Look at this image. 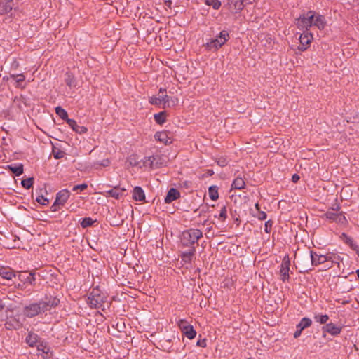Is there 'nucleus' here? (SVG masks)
Segmentation results:
<instances>
[{
    "instance_id": "obj_11",
    "label": "nucleus",
    "mask_w": 359,
    "mask_h": 359,
    "mask_svg": "<svg viewBox=\"0 0 359 359\" xmlns=\"http://www.w3.org/2000/svg\"><path fill=\"white\" fill-rule=\"evenodd\" d=\"M126 189L114 187L113 189L106 191V196H111L116 199H119L124 195Z\"/></svg>"
},
{
    "instance_id": "obj_51",
    "label": "nucleus",
    "mask_w": 359,
    "mask_h": 359,
    "mask_svg": "<svg viewBox=\"0 0 359 359\" xmlns=\"http://www.w3.org/2000/svg\"><path fill=\"white\" fill-rule=\"evenodd\" d=\"M60 205H59V203H55V202H54V203L52 205V206H51V208H51V210H52L53 212H56V211H57V210L59 209V206H60Z\"/></svg>"
},
{
    "instance_id": "obj_59",
    "label": "nucleus",
    "mask_w": 359,
    "mask_h": 359,
    "mask_svg": "<svg viewBox=\"0 0 359 359\" xmlns=\"http://www.w3.org/2000/svg\"><path fill=\"white\" fill-rule=\"evenodd\" d=\"M208 173L210 175H213L214 172H213V170H208Z\"/></svg>"
},
{
    "instance_id": "obj_37",
    "label": "nucleus",
    "mask_w": 359,
    "mask_h": 359,
    "mask_svg": "<svg viewBox=\"0 0 359 359\" xmlns=\"http://www.w3.org/2000/svg\"><path fill=\"white\" fill-rule=\"evenodd\" d=\"M94 222L95 221L93 220V219L90 217H85L81 222V226L83 228H87L88 226H90L94 223Z\"/></svg>"
},
{
    "instance_id": "obj_35",
    "label": "nucleus",
    "mask_w": 359,
    "mask_h": 359,
    "mask_svg": "<svg viewBox=\"0 0 359 359\" xmlns=\"http://www.w3.org/2000/svg\"><path fill=\"white\" fill-rule=\"evenodd\" d=\"M21 184L24 188L29 189V188H31L32 187V185L34 184V178L29 177L27 179L23 180H22Z\"/></svg>"
},
{
    "instance_id": "obj_17",
    "label": "nucleus",
    "mask_w": 359,
    "mask_h": 359,
    "mask_svg": "<svg viewBox=\"0 0 359 359\" xmlns=\"http://www.w3.org/2000/svg\"><path fill=\"white\" fill-rule=\"evenodd\" d=\"M323 330L328 332L329 334H330L332 336H336L339 334H340L341 331V327H338L337 325H335L334 323H327L326 324L324 327H323Z\"/></svg>"
},
{
    "instance_id": "obj_18",
    "label": "nucleus",
    "mask_w": 359,
    "mask_h": 359,
    "mask_svg": "<svg viewBox=\"0 0 359 359\" xmlns=\"http://www.w3.org/2000/svg\"><path fill=\"white\" fill-rule=\"evenodd\" d=\"M13 8V1L4 0L0 3V15H6L10 13Z\"/></svg>"
},
{
    "instance_id": "obj_27",
    "label": "nucleus",
    "mask_w": 359,
    "mask_h": 359,
    "mask_svg": "<svg viewBox=\"0 0 359 359\" xmlns=\"http://www.w3.org/2000/svg\"><path fill=\"white\" fill-rule=\"evenodd\" d=\"M245 182L241 177L236 178L232 183V188L236 189H241L245 187Z\"/></svg>"
},
{
    "instance_id": "obj_19",
    "label": "nucleus",
    "mask_w": 359,
    "mask_h": 359,
    "mask_svg": "<svg viewBox=\"0 0 359 359\" xmlns=\"http://www.w3.org/2000/svg\"><path fill=\"white\" fill-rule=\"evenodd\" d=\"M133 198L136 201H143L145 199L144 190L139 186H136L133 191Z\"/></svg>"
},
{
    "instance_id": "obj_45",
    "label": "nucleus",
    "mask_w": 359,
    "mask_h": 359,
    "mask_svg": "<svg viewBox=\"0 0 359 359\" xmlns=\"http://www.w3.org/2000/svg\"><path fill=\"white\" fill-rule=\"evenodd\" d=\"M88 187V185L85 183L83 184H79V185H76L73 187L72 190L74 191H77L78 189H79L80 191H83L85 190L86 189H87Z\"/></svg>"
},
{
    "instance_id": "obj_57",
    "label": "nucleus",
    "mask_w": 359,
    "mask_h": 359,
    "mask_svg": "<svg viewBox=\"0 0 359 359\" xmlns=\"http://www.w3.org/2000/svg\"><path fill=\"white\" fill-rule=\"evenodd\" d=\"M354 251L356 252V253L358 254V255L359 256V246H355L354 247Z\"/></svg>"
},
{
    "instance_id": "obj_14",
    "label": "nucleus",
    "mask_w": 359,
    "mask_h": 359,
    "mask_svg": "<svg viewBox=\"0 0 359 359\" xmlns=\"http://www.w3.org/2000/svg\"><path fill=\"white\" fill-rule=\"evenodd\" d=\"M244 2L243 0H229V9L237 13L243 8Z\"/></svg>"
},
{
    "instance_id": "obj_60",
    "label": "nucleus",
    "mask_w": 359,
    "mask_h": 359,
    "mask_svg": "<svg viewBox=\"0 0 359 359\" xmlns=\"http://www.w3.org/2000/svg\"><path fill=\"white\" fill-rule=\"evenodd\" d=\"M3 309H4V306L1 303V302L0 301V311H1Z\"/></svg>"
},
{
    "instance_id": "obj_56",
    "label": "nucleus",
    "mask_w": 359,
    "mask_h": 359,
    "mask_svg": "<svg viewBox=\"0 0 359 359\" xmlns=\"http://www.w3.org/2000/svg\"><path fill=\"white\" fill-rule=\"evenodd\" d=\"M299 180V176L297 174H294L292 177V180L293 182H297Z\"/></svg>"
},
{
    "instance_id": "obj_13",
    "label": "nucleus",
    "mask_w": 359,
    "mask_h": 359,
    "mask_svg": "<svg viewBox=\"0 0 359 359\" xmlns=\"http://www.w3.org/2000/svg\"><path fill=\"white\" fill-rule=\"evenodd\" d=\"M180 197V191L177 189H175V188H171L168 191L167 195H166L164 201H165V203H170L173 201H175L177 198H179Z\"/></svg>"
},
{
    "instance_id": "obj_52",
    "label": "nucleus",
    "mask_w": 359,
    "mask_h": 359,
    "mask_svg": "<svg viewBox=\"0 0 359 359\" xmlns=\"http://www.w3.org/2000/svg\"><path fill=\"white\" fill-rule=\"evenodd\" d=\"M63 156H64V153L62 151H58V152L54 154V157L56 159H60V158H62Z\"/></svg>"
},
{
    "instance_id": "obj_5",
    "label": "nucleus",
    "mask_w": 359,
    "mask_h": 359,
    "mask_svg": "<svg viewBox=\"0 0 359 359\" xmlns=\"http://www.w3.org/2000/svg\"><path fill=\"white\" fill-rule=\"evenodd\" d=\"M229 39V32L226 30H222L217 38L212 39L210 41L206 43V48L208 50H217L222 47L228 41Z\"/></svg>"
},
{
    "instance_id": "obj_43",
    "label": "nucleus",
    "mask_w": 359,
    "mask_h": 359,
    "mask_svg": "<svg viewBox=\"0 0 359 359\" xmlns=\"http://www.w3.org/2000/svg\"><path fill=\"white\" fill-rule=\"evenodd\" d=\"M272 226L273 222L271 220L266 221L264 224V231L268 233H270L272 229Z\"/></svg>"
},
{
    "instance_id": "obj_4",
    "label": "nucleus",
    "mask_w": 359,
    "mask_h": 359,
    "mask_svg": "<svg viewBox=\"0 0 359 359\" xmlns=\"http://www.w3.org/2000/svg\"><path fill=\"white\" fill-rule=\"evenodd\" d=\"M88 299V303L90 308L99 309L102 308L107 297L98 288H93Z\"/></svg>"
},
{
    "instance_id": "obj_41",
    "label": "nucleus",
    "mask_w": 359,
    "mask_h": 359,
    "mask_svg": "<svg viewBox=\"0 0 359 359\" xmlns=\"http://www.w3.org/2000/svg\"><path fill=\"white\" fill-rule=\"evenodd\" d=\"M226 212L227 210L226 206H223L220 210L219 218L222 221L225 220L227 217Z\"/></svg>"
},
{
    "instance_id": "obj_54",
    "label": "nucleus",
    "mask_w": 359,
    "mask_h": 359,
    "mask_svg": "<svg viewBox=\"0 0 359 359\" xmlns=\"http://www.w3.org/2000/svg\"><path fill=\"white\" fill-rule=\"evenodd\" d=\"M110 162L109 159H104L102 161V163L100 164L102 166L106 167L109 165Z\"/></svg>"
},
{
    "instance_id": "obj_15",
    "label": "nucleus",
    "mask_w": 359,
    "mask_h": 359,
    "mask_svg": "<svg viewBox=\"0 0 359 359\" xmlns=\"http://www.w3.org/2000/svg\"><path fill=\"white\" fill-rule=\"evenodd\" d=\"M154 138L156 140L165 144H168L172 142L171 139L170 137H169L168 134L166 131L157 132L154 135Z\"/></svg>"
},
{
    "instance_id": "obj_53",
    "label": "nucleus",
    "mask_w": 359,
    "mask_h": 359,
    "mask_svg": "<svg viewBox=\"0 0 359 359\" xmlns=\"http://www.w3.org/2000/svg\"><path fill=\"white\" fill-rule=\"evenodd\" d=\"M38 351H41L43 353H48V351H49V348H48L46 346H44L43 348H40L39 346H38Z\"/></svg>"
},
{
    "instance_id": "obj_29",
    "label": "nucleus",
    "mask_w": 359,
    "mask_h": 359,
    "mask_svg": "<svg viewBox=\"0 0 359 359\" xmlns=\"http://www.w3.org/2000/svg\"><path fill=\"white\" fill-rule=\"evenodd\" d=\"M8 169L11 170L16 176H20L23 173V165L19 164L18 165H8Z\"/></svg>"
},
{
    "instance_id": "obj_30",
    "label": "nucleus",
    "mask_w": 359,
    "mask_h": 359,
    "mask_svg": "<svg viewBox=\"0 0 359 359\" xmlns=\"http://www.w3.org/2000/svg\"><path fill=\"white\" fill-rule=\"evenodd\" d=\"M55 113L62 120L66 121V122L67 123V120L69 118H68L67 112L64 109H62L61 107H57L55 108Z\"/></svg>"
},
{
    "instance_id": "obj_32",
    "label": "nucleus",
    "mask_w": 359,
    "mask_h": 359,
    "mask_svg": "<svg viewBox=\"0 0 359 359\" xmlns=\"http://www.w3.org/2000/svg\"><path fill=\"white\" fill-rule=\"evenodd\" d=\"M158 156H151L149 157H146L145 160L144 161V164L145 165H149L151 168H153L154 166L157 165V162L155 163L156 160L157 159Z\"/></svg>"
},
{
    "instance_id": "obj_7",
    "label": "nucleus",
    "mask_w": 359,
    "mask_h": 359,
    "mask_svg": "<svg viewBox=\"0 0 359 359\" xmlns=\"http://www.w3.org/2000/svg\"><path fill=\"white\" fill-rule=\"evenodd\" d=\"M290 261L288 255H285L282 261L280 268V279L285 282L288 280L290 278L289 271H290Z\"/></svg>"
},
{
    "instance_id": "obj_8",
    "label": "nucleus",
    "mask_w": 359,
    "mask_h": 359,
    "mask_svg": "<svg viewBox=\"0 0 359 359\" xmlns=\"http://www.w3.org/2000/svg\"><path fill=\"white\" fill-rule=\"evenodd\" d=\"M313 39V34L310 32H303L299 36L300 46L298 47V49L301 51L306 50L309 48Z\"/></svg>"
},
{
    "instance_id": "obj_26",
    "label": "nucleus",
    "mask_w": 359,
    "mask_h": 359,
    "mask_svg": "<svg viewBox=\"0 0 359 359\" xmlns=\"http://www.w3.org/2000/svg\"><path fill=\"white\" fill-rule=\"evenodd\" d=\"M312 321L309 318H303L299 323L297 325V329L304 330L311 326Z\"/></svg>"
},
{
    "instance_id": "obj_2",
    "label": "nucleus",
    "mask_w": 359,
    "mask_h": 359,
    "mask_svg": "<svg viewBox=\"0 0 359 359\" xmlns=\"http://www.w3.org/2000/svg\"><path fill=\"white\" fill-rule=\"evenodd\" d=\"M203 236L201 231L197 229H190L184 231L182 233V243L188 246L196 243Z\"/></svg>"
},
{
    "instance_id": "obj_23",
    "label": "nucleus",
    "mask_w": 359,
    "mask_h": 359,
    "mask_svg": "<svg viewBox=\"0 0 359 359\" xmlns=\"http://www.w3.org/2000/svg\"><path fill=\"white\" fill-rule=\"evenodd\" d=\"M39 339V336L36 334L29 332L26 337V342L29 346L33 347L36 345Z\"/></svg>"
},
{
    "instance_id": "obj_63",
    "label": "nucleus",
    "mask_w": 359,
    "mask_h": 359,
    "mask_svg": "<svg viewBox=\"0 0 359 359\" xmlns=\"http://www.w3.org/2000/svg\"><path fill=\"white\" fill-rule=\"evenodd\" d=\"M303 269H304V271H307V270H309V269H306V267H304V268H303Z\"/></svg>"
},
{
    "instance_id": "obj_40",
    "label": "nucleus",
    "mask_w": 359,
    "mask_h": 359,
    "mask_svg": "<svg viewBox=\"0 0 359 359\" xmlns=\"http://www.w3.org/2000/svg\"><path fill=\"white\" fill-rule=\"evenodd\" d=\"M338 214L339 213H337V212H334L332 211H329V212H327L325 215L327 219H328L331 221H335V220H337Z\"/></svg>"
},
{
    "instance_id": "obj_55",
    "label": "nucleus",
    "mask_w": 359,
    "mask_h": 359,
    "mask_svg": "<svg viewBox=\"0 0 359 359\" xmlns=\"http://www.w3.org/2000/svg\"><path fill=\"white\" fill-rule=\"evenodd\" d=\"M302 332V330L297 329V331L294 333V337L298 338L301 335Z\"/></svg>"
},
{
    "instance_id": "obj_21",
    "label": "nucleus",
    "mask_w": 359,
    "mask_h": 359,
    "mask_svg": "<svg viewBox=\"0 0 359 359\" xmlns=\"http://www.w3.org/2000/svg\"><path fill=\"white\" fill-rule=\"evenodd\" d=\"M18 278L20 280L29 283L31 285L34 284L35 281L34 273L32 272L28 274L27 272L19 273Z\"/></svg>"
},
{
    "instance_id": "obj_20",
    "label": "nucleus",
    "mask_w": 359,
    "mask_h": 359,
    "mask_svg": "<svg viewBox=\"0 0 359 359\" xmlns=\"http://www.w3.org/2000/svg\"><path fill=\"white\" fill-rule=\"evenodd\" d=\"M179 100L175 97H170L165 93V100L163 102V108L175 107L178 104Z\"/></svg>"
},
{
    "instance_id": "obj_22",
    "label": "nucleus",
    "mask_w": 359,
    "mask_h": 359,
    "mask_svg": "<svg viewBox=\"0 0 359 359\" xmlns=\"http://www.w3.org/2000/svg\"><path fill=\"white\" fill-rule=\"evenodd\" d=\"M0 276L6 280H11L13 277H15V271L10 268H1L0 269Z\"/></svg>"
},
{
    "instance_id": "obj_24",
    "label": "nucleus",
    "mask_w": 359,
    "mask_h": 359,
    "mask_svg": "<svg viewBox=\"0 0 359 359\" xmlns=\"http://www.w3.org/2000/svg\"><path fill=\"white\" fill-rule=\"evenodd\" d=\"M182 332L189 339H192L196 336V332L192 325L183 327Z\"/></svg>"
},
{
    "instance_id": "obj_25",
    "label": "nucleus",
    "mask_w": 359,
    "mask_h": 359,
    "mask_svg": "<svg viewBox=\"0 0 359 359\" xmlns=\"http://www.w3.org/2000/svg\"><path fill=\"white\" fill-rule=\"evenodd\" d=\"M196 252L194 248L189 250L187 252H184L182 254V259L185 263H190L192 261L193 256Z\"/></svg>"
},
{
    "instance_id": "obj_50",
    "label": "nucleus",
    "mask_w": 359,
    "mask_h": 359,
    "mask_svg": "<svg viewBox=\"0 0 359 359\" xmlns=\"http://www.w3.org/2000/svg\"><path fill=\"white\" fill-rule=\"evenodd\" d=\"M197 346H201V347H205L206 346V340L205 339L198 340L197 341Z\"/></svg>"
},
{
    "instance_id": "obj_49",
    "label": "nucleus",
    "mask_w": 359,
    "mask_h": 359,
    "mask_svg": "<svg viewBox=\"0 0 359 359\" xmlns=\"http://www.w3.org/2000/svg\"><path fill=\"white\" fill-rule=\"evenodd\" d=\"M332 255V259L328 260V262H331L332 263H339V257L330 254Z\"/></svg>"
},
{
    "instance_id": "obj_9",
    "label": "nucleus",
    "mask_w": 359,
    "mask_h": 359,
    "mask_svg": "<svg viewBox=\"0 0 359 359\" xmlns=\"http://www.w3.org/2000/svg\"><path fill=\"white\" fill-rule=\"evenodd\" d=\"M165 96V89L160 88L157 96L149 97V103L153 105L161 106L163 104Z\"/></svg>"
},
{
    "instance_id": "obj_6",
    "label": "nucleus",
    "mask_w": 359,
    "mask_h": 359,
    "mask_svg": "<svg viewBox=\"0 0 359 359\" xmlns=\"http://www.w3.org/2000/svg\"><path fill=\"white\" fill-rule=\"evenodd\" d=\"M310 259L311 262L312 266H318L319 264H323L328 260L332 259V255L330 253L327 255H320L317 252L310 251Z\"/></svg>"
},
{
    "instance_id": "obj_58",
    "label": "nucleus",
    "mask_w": 359,
    "mask_h": 359,
    "mask_svg": "<svg viewBox=\"0 0 359 359\" xmlns=\"http://www.w3.org/2000/svg\"><path fill=\"white\" fill-rule=\"evenodd\" d=\"M255 208L257 211H260V207H259V205L258 203H256L255 204Z\"/></svg>"
},
{
    "instance_id": "obj_47",
    "label": "nucleus",
    "mask_w": 359,
    "mask_h": 359,
    "mask_svg": "<svg viewBox=\"0 0 359 359\" xmlns=\"http://www.w3.org/2000/svg\"><path fill=\"white\" fill-rule=\"evenodd\" d=\"M335 222L340 224H344L346 222V219L342 214L339 213L337 216V220H335Z\"/></svg>"
},
{
    "instance_id": "obj_48",
    "label": "nucleus",
    "mask_w": 359,
    "mask_h": 359,
    "mask_svg": "<svg viewBox=\"0 0 359 359\" xmlns=\"http://www.w3.org/2000/svg\"><path fill=\"white\" fill-rule=\"evenodd\" d=\"M257 217L259 220H265L266 219V214L264 211H258V213L257 215Z\"/></svg>"
},
{
    "instance_id": "obj_16",
    "label": "nucleus",
    "mask_w": 359,
    "mask_h": 359,
    "mask_svg": "<svg viewBox=\"0 0 359 359\" xmlns=\"http://www.w3.org/2000/svg\"><path fill=\"white\" fill-rule=\"evenodd\" d=\"M67 124L77 133L83 134L87 132V128L83 126H79L74 119H68Z\"/></svg>"
},
{
    "instance_id": "obj_33",
    "label": "nucleus",
    "mask_w": 359,
    "mask_h": 359,
    "mask_svg": "<svg viewBox=\"0 0 359 359\" xmlns=\"http://www.w3.org/2000/svg\"><path fill=\"white\" fill-rule=\"evenodd\" d=\"M205 4L212 6L214 9H219L221 2L219 0H205Z\"/></svg>"
},
{
    "instance_id": "obj_44",
    "label": "nucleus",
    "mask_w": 359,
    "mask_h": 359,
    "mask_svg": "<svg viewBox=\"0 0 359 359\" xmlns=\"http://www.w3.org/2000/svg\"><path fill=\"white\" fill-rule=\"evenodd\" d=\"M36 201L39 203H41V205H47L48 203V200L47 198H46L43 196H39Z\"/></svg>"
},
{
    "instance_id": "obj_34",
    "label": "nucleus",
    "mask_w": 359,
    "mask_h": 359,
    "mask_svg": "<svg viewBox=\"0 0 359 359\" xmlns=\"http://www.w3.org/2000/svg\"><path fill=\"white\" fill-rule=\"evenodd\" d=\"M65 83L69 87L76 86V81H75L74 76L71 74H69V73H67V74H66Z\"/></svg>"
},
{
    "instance_id": "obj_46",
    "label": "nucleus",
    "mask_w": 359,
    "mask_h": 359,
    "mask_svg": "<svg viewBox=\"0 0 359 359\" xmlns=\"http://www.w3.org/2000/svg\"><path fill=\"white\" fill-rule=\"evenodd\" d=\"M178 326L180 328L181 331H182L183 327L191 326V325L188 324V323L185 320L181 319L178 322Z\"/></svg>"
},
{
    "instance_id": "obj_42",
    "label": "nucleus",
    "mask_w": 359,
    "mask_h": 359,
    "mask_svg": "<svg viewBox=\"0 0 359 359\" xmlns=\"http://www.w3.org/2000/svg\"><path fill=\"white\" fill-rule=\"evenodd\" d=\"M217 163L220 167H224L228 164V161L225 157H220L217 159Z\"/></svg>"
},
{
    "instance_id": "obj_39",
    "label": "nucleus",
    "mask_w": 359,
    "mask_h": 359,
    "mask_svg": "<svg viewBox=\"0 0 359 359\" xmlns=\"http://www.w3.org/2000/svg\"><path fill=\"white\" fill-rule=\"evenodd\" d=\"M11 78L13 79L17 83H20L24 81L25 79V76L22 74H11Z\"/></svg>"
},
{
    "instance_id": "obj_28",
    "label": "nucleus",
    "mask_w": 359,
    "mask_h": 359,
    "mask_svg": "<svg viewBox=\"0 0 359 359\" xmlns=\"http://www.w3.org/2000/svg\"><path fill=\"white\" fill-rule=\"evenodd\" d=\"M208 194H209L210 198L212 201L217 200L218 198H219L217 187V186H211V187H210L209 189H208Z\"/></svg>"
},
{
    "instance_id": "obj_12",
    "label": "nucleus",
    "mask_w": 359,
    "mask_h": 359,
    "mask_svg": "<svg viewBox=\"0 0 359 359\" xmlns=\"http://www.w3.org/2000/svg\"><path fill=\"white\" fill-rule=\"evenodd\" d=\"M325 25L326 21L325 17L315 12V18H312V26H316L319 29H323Z\"/></svg>"
},
{
    "instance_id": "obj_62",
    "label": "nucleus",
    "mask_w": 359,
    "mask_h": 359,
    "mask_svg": "<svg viewBox=\"0 0 359 359\" xmlns=\"http://www.w3.org/2000/svg\"><path fill=\"white\" fill-rule=\"evenodd\" d=\"M245 2H249V3H251L250 0H243Z\"/></svg>"
},
{
    "instance_id": "obj_61",
    "label": "nucleus",
    "mask_w": 359,
    "mask_h": 359,
    "mask_svg": "<svg viewBox=\"0 0 359 359\" xmlns=\"http://www.w3.org/2000/svg\"><path fill=\"white\" fill-rule=\"evenodd\" d=\"M356 273H357V276H358V279H359V269H358V270L356 271Z\"/></svg>"
},
{
    "instance_id": "obj_10",
    "label": "nucleus",
    "mask_w": 359,
    "mask_h": 359,
    "mask_svg": "<svg viewBox=\"0 0 359 359\" xmlns=\"http://www.w3.org/2000/svg\"><path fill=\"white\" fill-rule=\"evenodd\" d=\"M69 196H70L69 191H68L67 189H62L57 194L56 198H55V203H59V205L62 206L67 201Z\"/></svg>"
},
{
    "instance_id": "obj_3",
    "label": "nucleus",
    "mask_w": 359,
    "mask_h": 359,
    "mask_svg": "<svg viewBox=\"0 0 359 359\" xmlns=\"http://www.w3.org/2000/svg\"><path fill=\"white\" fill-rule=\"evenodd\" d=\"M315 18V11H309L302 13L296 19L295 25L297 28L303 32L309 31L312 26V18Z\"/></svg>"
},
{
    "instance_id": "obj_1",
    "label": "nucleus",
    "mask_w": 359,
    "mask_h": 359,
    "mask_svg": "<svg viewBox=\"0 0 359 359\" xmlns=\"http://www.w3.org/2000/svg\"><path fill=\"white\" fill-rule=\"evenodd\" d=\"M59 302L60 300L56 297H46L45 300L43 299L26 306L23 309V314L27 318H33L55 307Z\"/></svg>"
},
{
    "instance_id": "obj_38",
    "label": "nucleus",
    "mask_w": 359,
    "mask_h": 359,
    "mask_svg": "<svg viewBox=\"0 0 359 359\" xmlns=\"http://www.w3.org/2000/svg\"><path fill=\"white\" fill-rule=\"evenodd\" d=\"M342 236L344 238L345 243L349 245L351 249L354 250V247L358 246V245L355 243H354L353 239L351 237L348 236L346 234L342 233Z\"/></svg>"
},
{
    "instance_id": "obj_36",
    "label": "nucleus",
    "mask_w": 359,
    "mask_h": 359,
    "mask_svg": "<svg viewBox=\"0 0 359 359\" xmlns=\"http://www.w3.org/2000/svg\"><path fill=\"white\" fill-rule=\"evenodd\" d=\"M314 319L316 322L320 323V324H325L329 320V316L326 314L325 315H316L314 316Z\"/></svg>"
},
{
    "instance_id": "obj_31",
    "label": "nucleus",
    "mask_w": 359,
    "mask_h": 359,
    "mask_svg": "<svg viewBox=\"0 0 359 359\" xmlns=\"http://www.w3.org/2000/svg\"><path fill=\"white\" fill-rule=\"evenodd\" d=\"M166 113L165 111H161L160 113L154 114V120L158 124H163L165 122Z\"/></svg>"
}]
</instances>
